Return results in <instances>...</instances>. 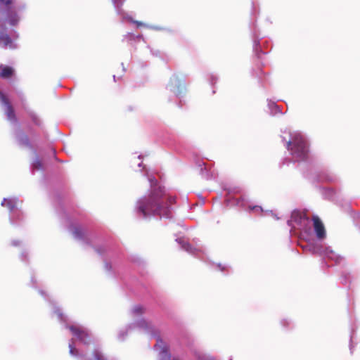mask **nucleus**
I'll return each mask as SVG.
<instances>
[{
  "label": "nucleus",
  "mask_w": 360,
  "mask_h": 360,
  "mask_svg": "<svg viewBox=\"0 0 360 360\" xmlns=\"http://www.w3.org/2000/svg\"><path fill=\"white\" fill-rule=\"evenodd\" d=\"M175 202V197L167 193L163 187L155 186L152 188L148 195L137 200L136 212L143 218L155 215L160 217H169L170 207Z\"/></svg>",
  "instance_id": "nucleus-1"
},
{
  "label": "nucleus",
  "mask_w": 360,
  "mask_h": 360,
  "mask_svg": "<svg viewBox=\"0 0 360 360\" xmlns=\"http://www.w3.org/2000/svg\"><path fill=\"white\" fill-rule=\"evenodd\" d=\"M309 250H313V252H314L315 250V248H313V249H309Z\"/></svg>",
  "instance_id": "nucleus-23"
},
{
  "label": "nucleus",
  "mask_w": 360,
  "mask_h": 360,
  "mask_svg": "<svg viewBox=\"0 0 360 360\" xmlns=\"http://www.w3.org/2000/svg\"><path fill=\"white\" fill-rule=\"evenodd\" d=\"M322 250H323V252H321V254H324L327 257H330V254L333 253V250H332L328 249V248L322 249Z\"/></svg>",
  "instance_id": "nucleus-16"
},
{
  "label": "nucleus",
  "mask_w": 360,
  "mask_h": 360,
  "mask_svg": "<svg viewBox=\"0 0 360 360\" xmlns=\"http://www.w3.org/2000/svg\"><path fill=\"white\" fill-rule=\"evenodd\" d=\"M69 330L72 332V335L75 336L79 341L84 345H90L91 339L88 331L82 327L78 326H70Z\"/></svg>",
  "instance_id": "nucleus-3"
},
{
  "label": "nucleus",
  "mask_w": 360,
  "mask_h": 360,
  "mask_svg": "<svg viewBox=\"0 0 360 360\" xmlns=\"http://www.w3.org/2000/svg\"><path fill=\"white\" fill-rule=\"evenodd\" d=\"M33 167L37 169H42L43 167L41 160L39 159L35 160L33 163Z\"/></svg>",
  "instance_id": "nucleus-14"
},
{
  "label": "nucleus",
  "mask_w": 360,
  "mask_h": 360,
  "mask_svg": "<svg viewBox=\"0 0 360 360\" xmlns=\"http://www.w3.org/2000/svg\"><path fill=\"white\" fill-rule=\"evenodd\" d=\"M33 121H34L36 124H37V118H36V117H33Z\"/></svg>",
  "instance_id": "nucleus-22"
},
{
  "label": "nucleus",
  "mask_w": 360,
  "mask_h": 360,
  "mask_svg": "<svg viewBox=\"0 0 360 360\" xmlns=\"http://www.w3.org/2000/svg\"><path fill=\"white\" fill-rule=\"evenodd\" d=\"M133 22L136 25L137 27H143L144 26V23L140 21L134 20Z\"/></svg>",
  "instance_id": "nucleus-18"
},
{
  "label": "nucleus",
  "mask_w": 360,
  "mask_h": 360,
  "mask_svg": "<svg viewBox=\"0 0 360 360\" xmlns=\"http://www.w3.org/2000/svg\"><path fill=\"white\" fill-rule=\"evenodd\" d=\"M69 348H70V353L72 354V355H77V349L71 344H70L69 345Z\"/></svg>",
  "instance_id": "nucleus-15"
},
{
  "label": "nucleus",
  "mask_w": 360,
  "mask_h": 360,
  "mask_svg": "<svg viewBox=\"0 0 360 360\" xmlns=\"http://www.w3.org/2000/svg\"><path fill=\"white\" fill-rule=\"evenodd\" d=\"M20 245H21V243L18 240L13 241V243H12V245H13V246H18Z\"/></svg>",
  "instance_id": "nucleus-21"
},
{
  "label": "nucleus",
  "mask_w": 360,
  "mask_h": 360,
  "mask_svg": "<svg viewBox=\"0 0 360 360\" xmlns=\"http://www.w3.org/2000/svg\"><path fill=\"white\" fill-rule=\"evenodd\" d=\"M2 103L6 107V115L7 118L11 121L15 122L17 119L15 117V111L9 100L7 99V102H3Z\"/></svg>",
  "instance_id": "nucleus-7"
},
{
  "label": "nucleus",
  "mask_w": 360,
  "mask_h": 360,
  "mask_svg": "<svg viewBox=\"0 0 360 360\" xmlns=\"http://www.w3.org/2000/svg\"><path fill=\"white\" fill-rule=\"evenodd\" d=\"M287 148L297 160H305L308 157V144L300 133L291 135V139L287 142Z\"/></svg>",
  "instance_id": "nucleus-2"
},
{
  "label": "nucleus",
  "mask_w": 360,
  "mask_h": 360,
  "mask_svg": "<svg viewBox=\"0 0 360 360\" xmlns=\"http://www.w3.org/2000/svg\"><path fill=\"white\" fill-rule=\"evenodd\" d=\"M7 99H8L2 92L0 91V101L1 103L7 102Z\"/></svg>",
  "instance_id": "nucleus-17"
},
{
  "label": "nucleus",
  "mask_w": 360,
  "mask_h": 360,
  "mask_svg": "<svg viewBox=\"0 0 360 360\" xmlns=\"http://www.w3.org/2000/svg\"><path fill=\"white\" fill-rule=\"evenodd\" d=\"M160 360H172L171 355L166 347L162 349L160 353Z\"/></svg>",
  "instance_id": "nucleus-9"
},
{
  "label": "nucleus",
  "mask_w": 360,
  "mask_h": 360,
  "mask_svg": "<svg viewBox=\"0 0 360 360\" xmlns=\"http://www.w3.org/2000/svg\"><path fill=\"white\" fill-rule=\"evenodd\" d=\"M291 220L298 225H302L309 221L307 214L301 211L295 210L292 212Z\"/></svg>",
  "instance_id": "nucleus-5"
},
{
  "label": "nucleus",
  "mask_w": 360,
  "mask_h": 360,
  "mask_svg": "<svg viewBox=\"0 0 360 360\" xmlns=\"http://www.w3.org/2000/svg\"><path fill=\"white\" fill-rule=\"evenodd\" d=\"M132 311L136 315H141L144 312V309L143 307L138 305V306H135L133 308Z\"/></svg>",
  "instance_id": "nucleus-13"
},
{
  "label": "nucleus",
  "mask_w": 360,
  "mask_h": 360,
  "mask_svg": "<svg viewBox=\"0 0 360 360\" xmlns=\"http://www.w3.org/2000/svg\"><path fill=\"white\" fill-rule=\"evenodd\" d=\"M179 245H181V248H190L191 245L188 243V239L185 238H179L176 240Z\"/></svg>",
  "instance_id": "nucleus-11"
},
{
  "label": "nucleus",
  "mask_w": 360,
  "mask_h": 360,
  "mask_svg": "<svg viewBox=\"0 0 360 360\" xmlns=\"http://www.w3.org/2000/svg\"><path fill=\"white\" fill-rule=\"evenodd\" d=\"M312 220L316 237L320 240L325 238L326 235V229L321 220L318 216H314Z\"/></svg>",
  "instance_id": "nucleus-4"
},
{
  "label": "nucleus",
  "mask_w": 360,
  "mask_h": 360,
  "mask_svg": "<svg viewBox=\"0 0 360 360\" xmlns=\"http://www.w3.org/2000/svg\"><path fill=\"white\" fill-rule=\"evenodd\" d=\"M72 234L75 238L81 239L84 236V231L80 227L75 226L73 228Z\"/></svg>",
  "instance_id": "nucleus-8"
},
{
  "label": "nucleus",
  "mask_w": 360,
  "mask_h": 360,
  "mask_svg": "<svg viewBox=\"0 0 360 360\" xmlns=\"http://www.w3.org/2000/svg\"><path fill=\"white\" fill-rule=\"evenodd\" d=\"M112 1H113L114 4L117 7L122 4V0H112Z\"/></svg>",
  "instance_id": "nucleus-20"
},
{
  "label": "nucleus",
  "mask_w": 360,
  "mask_h": 360,
  "mask_svg": "<svg viewBox=\"0 0 360 360\" xmlns=\"http://www.w3.org/2000/svg\"><path fill=\"white\" fill-rule=\"evenodd\" d=\"M14 69L8 65H0V77L2 79H10L14 75Z\"/></svg>",
  "instance_id": "nucleus-6"
},
{
  "label": "nucleus",
  "mask_w": 360,
  "mask_h": 360,
  "mask_svg": "<svg viewBox=\"0 0 360 360\" xmlns=\"http://www.w3.org/2000/svg\"><path fill=\"white\" fill-rule=\"evenodd\" d=\"M93 356L94 360H105L103 355L96 349L93 352Z\"/></svg>",
  "instance_id": "nucleus-12"
},
{
  "label": "nucleus",
  "mask_w": 360,
  "mask_h": 360,
  "mask_svg": "<svg viewBox=\"0 0 360 360\" xmlns=\"http://www.w3.org/2000/svg\"><path fill=\"white\" fill-rule=\"evenodd\" d=\"M0 1L7 6L12 4V0H0Z\"/></svg>",
  "instance_id": "nucleus-19"
},
{
  "label": "nucleus",
  "mask_w": 360,
  "mask_h": 360,
  "mask_svg": "<svg viewBox=\"0 0 360 360\" xmlns=\"http://www.w3.org/2000/svg\"><path fill=\"white\" fill-rule=\"evenodd\" d=\"M11 43V38L7 34H1L0 36V45L6 46Z\"/></svg>",
  "instance_id": "nucleus-10"
}]
</instances>
